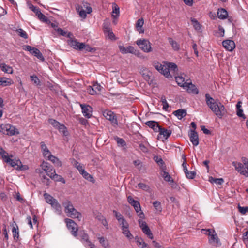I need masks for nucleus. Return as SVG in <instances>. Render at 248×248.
<instances>
[{
	"mask_svg": "<svg viewBox=\"0 0 248 248\" xmlns=\"http://www.w3.org/2000/svg\"><path fill=\"white\" fill-rule=\"evenodd\" d=\"M153 66L166 78H172L170 74L171 72L175 76V80L178 85L184 88V86L187 82L185 81V78L182 76H176L178 69L177 65L173 62L163 61L160 63L157 61L153 62Z\"/></svg>",
	"mask_w": 248,
	"mask_h": 248,
	"instance_id": "1",
	"label": "nucleus"
},
{
	"mask_svg": "<svg viewBox=\"0 0 248 248\" xmlns=\"http://www.w3.org/2000/svg\"><path fill=\"white\" fill-rule=\"evenodd\" d=\"M206 103L211 110L218 118H221L226 113V109L218 100H215L210 95L206 93L205 94Z\"/></svg>",
	"mask_w": 248,
	"mask_h": 248,
	"instance_id": "2",
	"label": "nucleus"
},
{
	"mask_svg": "<svg viewBox=\"0 0 248 248\" xmlns=\"http://www.w3.org/2000/svg\"><path fill=\"white\" fill-rule=\"evenodd\" d=\"M64 208L65 213L67 216L72 218H76L80 221L82 218L81 214L78 212L73 206L71 201L66 200L62 203Z\"/></svg>",
	"mask_w": 248,
	"mask_h": 248,
	"instance_id": "3",
	"label": "nucleus"
},
{
	"mask_svg": "<svg viewBox=\"0 0 248 248\" xmlns=\"http://www.w3.org/2000/svg\"><path fill=\"white\" fill-rule=\"evenodd\" d=\"M0 132L8 136H13L19 134L18 129L10 124H1L0 125Z\"/></svg>",
	"mask_w": 248,
	"mask_h": 248,
	"instance_id": "4",
	"label": "nucleus"
},
{
	"mask_svg": "<svg viewBox=\"0 0 248 248\" xmlns=\"http://www.w3.org/2000/svg\"><path fill=\"white\" fill-rule=\"evenodd\" d=\"M48 122L54 128L58 129L59 132L61 133L63 136L68 135L67 129L63 124H61L53 119H49Z\"/></svg>",
	"mask_w": 248,
	"mask_h": 248,
	"instance_id": "5",
	"label": "nucleus"
},
{
	"mask_svg": "<svg viewBox=\"0 0 248 248\" xmlns=\"http://www.w3.org/2000/svg\"><path fill=\"white\" fill-rule=\"evenodd\" d=\"M128 202L134 208L138 216L141 218L144 217V214L141 211L140 202L135 200L131 196L127 197Z\"/></svg>",
	"mask_w": 248,
	"mask_h": 248,
	"instance_id": "6",
	"label": "nucleus"
},
{
	"mask_svg": "<svg viewBox=\"0 0 248 248\" xmlns=\"http://www.w3.org/2000/svg\"><path fill=\"white\" fill-rule=\"evenodd\" d=\"M137 45L144 52L149 53L152 51L151 44L149 41L145 39H140L136 41Z\"/></svg>",
	"mask_w": 248,
	"mask_h": 248,
	"instance_id": "7",
	"label": "nucleus"
},
{
	"mask_svg": "<svg viewBox=\"0 0 248 248\" xmlns=\"http://www.w3.org/2000/svg\"><path fill=\"white\" fill-rule=\"evenodd\" d=\"M78 239L82 243L85 247H90V248H96L94 244L89 240L88 234L84 231H81L79 232Z\"/></svg>",
	"mask_w": 248,
	"mask_h": 248,
	"instance_id": "8",
	"label": "nucleus"
},
{
	"mask_svg": "<svg viewBox=\"0 0 248 248\" xmlns=\"http://www.w3.org/2000/svg\"><path fill=\"white\" fill-rule=\"evenodd\" d=\"M202 232L209 236V242L210 243L212 244H218V238L214 230L202 229Z\"/></svg>",
	"mask_w": 248,
	"mask_h": 248,
	"instance_id": "9",
	"label": "nucleus"
},
{
	"mask_svg": "<svg viewBox=\"0 0 248 248\" xmlns=\"http://www.w3.org/2000/svg\"><path fill=\"white\" fill-rule=\"evenodd\" d=\"M23 49L25 50L29 51L31 54L36 57L38 59H40L42 61H44V58L42 55V54L37 48L32 47V46L28 45H25L24 46Z\"/></svg>",
	"mask_w": 248,
	"mask_h": 248,
	"instance_id": "10",
	"label": "nucleus"
},
{
	"mask_svg": "<svg viewBox=\"0 0 248 248\" xmlns=\"http://www.w3.org/2000/svg\"><path fill=\"white\" fill-rule=\"evenodd\" d=\"M65 222L66 223L68 229L71 231L72 234L75 236L78 235V226L77 224L72 219L69 218L65 219Z\"/></svg>",
	"mask_w": 248,
	"mask_h": 248,
	"instance_id": "11",
	"label": "nucleus"
},
{
	"mask_svg": "<svg viewBox=\"0 0 248 248\" xmlns=\"http://www.w3.org/2000/svg\"><path fill=\"white\" fill-rule=\"evenodd\" d=\"M3 159L5 162L9 163L12 167H15L17 170L19 165H21L20 160L19 159H12L7 155H3Z\"/></svg>",
	"mask_w": 248,
	"mask_h": 248,
	"instance_id": "12",
	"label": "nucleus"
},
{
	"mask_svg": "<svg viewBox=\"0 0 248 248\" xmlns=\"http://www.w3.org/2000/svg\"><path fill=\"white\" fill-rule=\"evenodd\" d=\"M80 106L82 109L83 116L87 118H91L92 116V108L90 106L84 104H80Z\"/></svg>",
	"mask_w": 248,
	"mask_h": 248,
	"instance_id": "13",
	"label": "nucleus"
},
{
	"mask_svg": "<svg viewBox=\"0 0 248 248\" xmlns=\"http://www.w3.org/2000/svg\"><path fill=\"white\" fill-rule=\"evenodd\" d=\"M103 115L106 119L110 121L112 123L117 124L116 117L112 111L108 110H104L103 112Z\"/></svg>",
	"mask_w": 248,
	"mask_h": 248,
	"instance_id": "14",
	"label": "nucleus"
},
{
	"mask_svg": "<svg viewBox=\"0 0 248 248\" xmlns=\"http://www.w3.org/2000/svg\"><path fill=\"white\" fill-rule=\"evenodd\" d=\"M190 140L194 146H197L199 143V136L197 132L192 129L190 130L189 132Z\"/></svg>",
	"mask_w": 248,
	"mask_h": 248,
	"instance_id": "15",
	"label": "nucleus"
},
{
	"mask_svg": "<svg viewBox=\"0 0 248 248\" xmlns=\"http://www.w3.org/2000/svg\"><path fill=\"white\" fill-rule=\"evenodd\" d=\"M42 169L44 170L47 175L50 177L52 174V172L55 170L53 167L50 165L48 162L43 161L40 165Z\"/></svg>",
	"mask_w": 248,
	"mask_h": 248,
	"instance_id": "16",
	"label": "nucleus"
},
{
	"mask_svg": "<svg viewBox=\"0 0 248 248\" xmlns=\"http://www.w3.org/2000/svg\"><path fill=\"white\" fill-rule=\"evenodd\" d=\"M183 88L186 89L189 93L194 94H197L199 93V91L197 88L191 82H187L186 84L184 86Z\"/></svg>",
	"mask_w": 248,
	"mask_h": 248,
	"instance_id": "17",
	"label": "nucleus"
},
{
	"mask_svg": "<svg viewBox=\"0 0 248 248\" xmlns=\"http://www.w3.org/2000/svg\"><path fill=\"white\" fill-rule=\"evenodd\" d=\"M232 165L235 167V170L242 175H247V171L245 170L244 164L238 162H233Z\"/></svg>",
	"mask_w": 248,
	"mask_h": 248,
	"instance_id": "18",
	"label": "nucleus"
},
{
	"mask_svg": "<svg viewBox=\"0 0 248 248\" xmlns=\"http://www.w3.org/2000/svg\"><path fill=\"white\" fill-rule=\"evenodd\" d=\"M222 45L226 50L229 51H232L235 47L234 42L231 40L223 41L222 42Z\"/></svg>",
	"mask_w": 248,
	"mask_h": 248,
	"instance_id": "19",
	"label": "nucleus"
},
{
	"mask_svg": "<svg viewBox=\"0 0 248 248\" xmlns=\"http://www.w3.org/2000/svg\"><path fill=\"white\" fill-rule=\"evenodd\" d=\"M159 132V136H158V139L161 138V136H163L165 139H167L171 134V130H168L161 127L158 130Z\"/></svg>",
	"mask_w": 248,
	"mask_h": 248,
	"instance_id": "20",
	"label": "nucleus"
},
{
	"mask_svg": "<svg viewBox=\"0 0 248 248\" xmlns=\"http://www.w3.org/2000/svg\"><path fill=\"white\" fill-rule=\"evenodd\" d=\"M119 48L120 52L122 54H127V53H135V49L134 47L131 46H124L123 45H120L119 46Z\"/></svg>",
	"mask_w": 248,
	"mask_h": 248,
	"instance_id": "21",
	"label": "nucleus"
},
{
	"mask_svg": "<svg viewBox=\"0 0 248 248\" xmlns=\"http://www.w3.org/2000/svg\"><path fill=\"white\" fill-rule=\"evenodd\" d=\"M68 44L74 49L79 50L80 44L82 43L78 42L77 39H73L71 37L67 40Z\"/></svg>",
	"mask_w": 248,
	"mask_h": 248,
	"instance_id": "22",
	"label": "nucleus"
},
{
	"mask_svg": "<svg viewBox=\"0 0 248 248\" xmlns=\"http://www.w3.org/2000/svg\"><path fill=\"white\" fill-rule=\"evenodd\" d=\"M41 147L44 157L47 159L49 156L52 155L51 152L44 142H41Z\"/></svg>",
	"mask_w": 248,
	"mask_h": 248,
	"instance_id": "23",
	"label": "nucleus"
},
{
	"mask_svg": "<svg viewBox=\"0 0 248 248\" xmlns=\"http://www.w3.org/2000/svg\"><path fill=\"white\" fill-rule=\"evenodd\" d=\"M51 206L52 208L54 210V212L56 214L60 215L62 213V208L61 204L59 203L58 201L56 200L53 202Z\"/></svg>",
	"mask_w": 248,
	"mask_h": 248,
	"instance_id": "24",
	"label": "nucleus"
},
{
	"mask_svg": "<svg viewBox=\"0 0 248 248\" xmlns=\"http://www.w3.org/2000/svg\"><path fill=\"white\" fill-rule=\"evenodd\" d=\"M47 159L52 162L56 167H61L62 166V162L58 158L53 155L49 156Z\"/></svg>",
	"mask_w": 248,
	"mask_h": 248,
	"instance_id": "25",
	"label": "nucleus"
},
{
	"mask_svg": "<svg viewBox=\"0 0 248 248\" xmlns=\"http://www.w3.org/2000/svg\"><path fill=\"white\" fill-rule=\"evenodd\" d=\"M144 20L142 18L139 19L136 23V27L140 33H143L144 32V30L142 28Z\"/></svg>",
	"mask_w": 248,
	"mask_h": 248,
	"instance_id": "26",
	"label": "nucleus"
},
{
	"mask_svg": "<svg viewBox=\"0 0 248 248\" xmlns=\"http://www.w3.org/2000/svg\"><path fill=\"white\" fill-rule=\"evenodd\" d=\"M135 239L138 246L141 247L142 248H149L148 244L144 241L142 238L137 236L135 237Z\"/></svg>",
	"mask_w": 248,
	"mask_h": 248,
	"instance_id": "27",
	"label": "nucleus"
},
{
	"mask_svg": "<svg viewBox=\"0 0 248 248\" xmlns=\"http://www.w3.org/2000/svg\"><path fill=\"white\" fill-rule=\"evenodd\" d=\"M49 177L55 181L61 182L63 184L65 183V181L63 178H62V176L56 174L55 170L52 172V175H51Z\"/></svg>",
	"mask_w": 248,
	"mask_h": 248,
	"instance_id": "28",
	"label": "nucleus"
},
{
	"mask_svg": "<svg viewBox=\"0 0 248 248\" xmlns=\"http://www.w3.org/2000/svg\"><path fill=\"white\" fill-rule=\"evenodd\" d=\"M190 20L192 22L193 26L195 30L199 32L202 31V25L194 18H191Z\"/></svg>",
	"mask_w": 248,
	"mask_h": 248,
	"instance_id": "29",
	"label": "nucleus"
},
{
	"mask_svg": "<svg viewBox=\"0 0 248 248\" xmlns=\"http://www.w3.org/2000/svg\"><path fill=\"white\" fill-rule=\"evenodd\" d=\"M218 17L220 19H225L228 16L227 11L223 8L219 9L217 12Z\"/></svg>",
	"mask_w": 248,
	"mask_h": 248,
	"instance_id": "30",
	"label": "nucleus"
},
{
	"mask_svg": "<svg viewBox=\"0 0 248 248\" xmlns=\"http://www.w3.org/2000/svg\"><path fill=\"white\" fill-rule=\"evenodd\" d=\"M13 83L12 79L5 77L0 78V86H6Z\"/></svg>",
	"mask_w": 248,
	"mask_h": 248,
	"instance_id": "31",
	"label": "nucleus"
},
{
	"mask_svg": "<svg viewBox=\"0 0 248 248\" xmlns=\"http://www.w3.org/2000/svg\"><path fill=\"white\" fill-rule=\"evenodd\" d=\"M104 32L107 33L108 37L112 40H116L115 36L113 33L112 31L108 27L104 26Z\"/></svg>",
	"mask_w": 248,
	"mask_h": 248,
	"instance_id": "32",
	"label": "nucleus"
},
{
	"mask_svg": "<svg viewBox=\"0 0 248 248\" xmlns=\"http://www.w3.org/2000/svg\"><path fill=\"white\" fill-rule=\"evenodd\" d=\"M140 73L146 80L150 79V72L149 70L144 67H142L140 70Z\"/></svg>",
	"mask_w": 248,
	"mask_h": 248,
	"instance_id": "33",
	"label": "nucleus"
},
{
	"mask_svg": "<svg viewBox=\"0 0 248 248\" xmlns=\"http://www.w3.org/2000/svg\"><path fill=\"white\" fill-rule=\"evenodd\" d=\"M173 113L178 119L181 120L186 115V111L184 109H178L174 111Z\"/></svg>",
	"mask_w": 248,
	"mask_h": 248,
	"instance_id": "34",
	"label": "nucleus"
},
{
	"mask_svg": "<svg viewBox=\"0 0 248 248\" xmlns=\"http://www.w3.org/2000/svg\"><path fill=\"white\" fill-rule=\"evenodd\" d=\"M0 68L1 70L5 73L8 74L13 73V70L12 67L6 65L5 63H0Z\"/></svg>",
	"mask_w": 248,
	"mask_h": 248,
	"instance_id": "35",
	"label": "nucleus"
},
{
	"mask_svg": "<svg viewBox=\"0 0 248 248\" xmlns=\"http://www.w3.org/2000/svg\"><path fill=\"white\" fill-rule=\"evenodd\" d=\"M145 124L148 126L153 129L154 131H157L160 126L158 125V123L155 121H149L146 122Z\"/></svg>",
	"mask_w": 248,
	"mask_h": 248,
	"instance_id": "36",
	"label": "nucleus"
},
{
	"mask_svg": "<svg viewBox=\"0 0 248 248\" xmlns=\"http://www.w3.org/2000/svg\"><path fill=\"white\" fill-rule=\"evenodd\" d=\"M168 41L169 43L171 45L174 50L178 51L180 49V46L176 41L174 40L171 38H169Z\"/></svg>",
	"mask_w": 248,
	"mask_h": 248,
	"instance_id": "37",
	"label": "nucleus"
},
{
	"mask_svg": "<svg viewBox=\"0 0 248 248\" xmlns=\"http://www.w3.org/2000/svg\"><path fill=\"white\" fill-rule=\"evenodd\" d=\"M122 233L129 240L132 239L134 237L129 230V227L122 230Z\"/></svg>",
	"mask_w": 248,
	"mask_h": 248,
	"instance_id": "38",
	"label": "nucleus"
},
{
	"mask_svg": "<svg viewBox=\"0 0 248 248\" xmlns=\"http://www.w3.org/2000/svg\"><path fill=\"white\" fill-rule=\"evenodd\" d=\"M98 240L100 243L104 247V248H109V245L107 240H106L104 237L100 236V234L98 235Z\"/></svg>",
	"mask_w": 248,
	"mask_h": 248,
	"instance_id": "39",
	"label": "nucleus"
},
{
	"mask_svg": "<svg viewBox=\"0 0 248 248\" xmlns=\"http://www.w3.org/2000/svg\"><path fill=\"white\" fill-rule=\"evenodd\" d=\"M81 175H82V176L88 181L93 183H94L95 182V180L93 178V177L89 173H88L85 170L83 172H82Z\"/></svg>",
	"mask_w": 248,
	"mask_h": 248,
	"instance_id": "40",
	"label": "nucleus"
},
{
	"mask_svg": "<svg viewBox=\"0 0 248 248\" xmlns=\"http://www.w3.org/2000/svg\"><path fill=\"white\" fill-rule=\"evenodd\" d=\"M44 197L46 202L50 205L56 200L51 195L47 193H44Z\"/></svg>",
	"mask_w": 248,
	"mask_h": 248,
	"instance_id": "41",
	"label": "nucleus"
},
{
	"mask_svg": "<svg viewBox=\"0 0 248 248\" xmlns=\"http://www.w3.org/2000/svg\"><path fill=\"white\" fill-rule=\"evenodd\" d=\"M55 31H56L58 33L63 36H67L68 37L70 38L71 36L72 35L71 32L67 33L66 31H64V30L60 28L55 29Z\"/></svg>",
	"mask_w": 248,
	"mask_h": 248,
	"instance_id": "42",
	"label": "nucleus"
},
{
	"mask_svg": "<svg viewBox=\"0 0 248 248\" xmlns=\"http://www.w3.org/2000/svg\"><path fill=\"white\" fill-rule=\"evenodd\" d=\"M83 49H84L86 52H92L94 49L92 48L89 45L82 43V44H80L79 50H82Z\"/></svg>",
	"mask_w": 248,
	"mask_h": 248,
	"instance_id": "43",
	"label": "nucleus"
},
{
	"mask_svg": "<svg viewBox=\"0 0 248 248\" xmlns=\"http://www.w3.org/2000/svg\"><path fill=\"white\" fill-rule=\"evenodd\" d=\"M30 78L34 85L36 86L40 85V80L36 75H32L30 76Z\"/></svg>",
	"mask_w": 248,
	"mask_h": 248,
	"instance_id": "44",
	"label": "nucleus"
},
{
	"mask_svg": "<svg viewBox=\"0 0 248 248\" xmlns=\"http://www.w3.org/2000/svg\"><path fill=\"white\" fill-rule=\"evenodd\" d=\"M153 206L157 212L160 213L162 211L161 203L158 201H155L153 202Z\"/></svg>",
	"mask_w": 248,
	"mask_h": 248,
	"instance_id": "45",
	"label": "nucleus"
},
{
	"mask_svg": "<svg viewBox=\"0 0 248 248\" xmlns=\"http://www.w3.org/2000/svg\"><path fill=\"white\" fill-rule=\"evenodd\" d=\"M12 231L14 239H17L19 237V231L18 227L17 226L16 227H13Z\"/></svg>",
	"mask_w": 248,
	"mask_h": 248,
	"instance_id": "46",
	"label": "nucleus"
},
{
	"mask_svg": "<svg viewBox=\"0 0 248 248\" xmlns=\"http://www.w3.org/2000/svg\"><path fill=\"white\" fill-rule=\"evenodd\" d=\"M118 223L121 226V230L129 227V224L124 218L119 221Z\"/></svg>",
	"mask_w": 248,
	"mask_h": 248,
	"instance_id": "47",
	"label": "nucleus"
},
{
	"mask_svg": "<svg viewBox=\"0 0 248 248\" xmlns=\"http://www.w3.org/2000/svg\"><path fill=\"white\" fill-rule=\"evenodd\" d=\"M142 231L143 232V233H145L146 235H147L150 239H153L154 237H153V233H152L149 227L142 230Z\"/></svg>",
	"mask_w": 248,
	"mask_h": 248,
	"instance_id": "48",
	"label": "nucleus"
},
{
	"mask_svg": "<svg viewBox=\"0 0 248 248\" xmlns=\"http://www.w3.org/2000/svg\"><path fill=\"white\" fill-rule=\"evenodd\" d=\"M16 32L18 33V35L24 39L28 38V35L26 32L22 29H18L16 30Z\"/></svg>",
	"mask_w": 248,
	"mask_h": 248,
	"instance_id": "49",
	"label": "nucleus"
},
{
	"mask_svg": "<svg viewBox=\"0 0 248 248\" xmlns=\"http://www.w3.org/2000/svg\"><path fill=\"white\" fill-rule=\"evenodd\" d=\"M162 175L166 181L170 182V181H172V177L168 172L163 171Z\"/></svg>",
	"mask_w": 248,
	"mask_h": 248,
	"instance_id": "50",
	"label": "nucleus"
},
{
	"mask_svg": "<svg viewBox=\"0 0 248 248\" xmlns=\"http://www.w3.org/2000/svg\"><path fill=\"white\" fill-rule=\"evenodd\" d=\"M113 213L118 220V221H120L121 219H123L124 218V216L119 212L116 211V210H113Z\"/></svg>",
	"mask_w": 248,
	"mask_h": 248,
	"instance_id": "51",
	"label": "nucleus"
},
{
	"mask_svg": "<svg viewBox=\"0 0 248 248\" xmlns=\"http://www.w3.org/2000/svg\"><path fill=\"white\" fill-rule=\"evenodd\" d=\"M185 174L187 178L193 179L196 176V172L194 171H188V170Z\"/></svg>",
	"mask_w": 248,
	"mask_h": 248,
	"instance_id": "52",
	"label": "nucleus"
},
{
	"mask_svg": "<svg viewBox=\"0 0 248 248\" xmlns=\"http://www.w3.org/2000/svg\"><path fill=\"white\" fill-rule=\"evenodd\" d=\"M115 139L119 146L123 147L126 145L124 140L123 139L117 137Z\"/></svg>",
	"mask_w": 248,
	"mask_h": 248,
	"instance_id": "53",
	"label": "nucleus"
},
{
	"mask_svg": "<svg viewBox=\"0 0 248 248\" xmlns=\"http://www.w3.org/2000/svg\"><path fill=\"white\" fill-rule=\"evenodd\" d=\"M242 161L245 165V170L247 171V175H245V176H248V159L243 157L242 158Z\"/></svg>",
	"mask_w": 248,
	"mask_h": 248,
	"instance_id": "54",
	"label": "nucleus"
},
{
	"mask_svg": "<svg viewBox=\"0 0 248 248\" xmlns=\"http://www.w3.org/2000/svg\"><path fill=\"white\" fill-rule=\"evenodd\" d=\"M113 14H116V16H118L119 15V7L116 3H113Z\"/></svg>",
	"mask_w": 248,
	"mask_h": 248,
	"instance_id": "55",
	"label": "nucleus"
},
{
	"mask_svg": "<svg viewBox=\"0 0 248 248\" xmlns=\"http://www.w3.org/2000/svg\"><path fill=\"white\" fill-rule=\"evenodd\" d=\"M238 210H239V212L240 213H241L242 214L244 215L246 213H248V206L242 207V206H240V205H238Z\"/></svg>",
	"mask_w": 248,
	"mask_h": 248,
	"instance_id": "56",
	"label": "nucleus"
},
{
	"mask_svg": "<svg viewBox=\"0 0 248 248\" xmlns=\"http://www.w3.org/2000/svg\"><path fill=\"white\" fill-rule=\"evenodd\" d=\"M211 182L218 185H221L223 182V179L222 178H213L212 177Z\"/></svg>",
	"mask_w": 248,
	"mask_h": 248,
	"instance_id": "57",
	"label": "nucleus"
},
{
	"mask_svg": "<svg viewBox=\"0 0 248 248\" xmlns=\"http://www.w3.org/2000/svg\"><path fill=\"white\" fill-rule=\"evenodd\" d=\"M139 188L142 189L145 191H148L149 190V186L145 184L140 183L138 184Z\"/></svg>",
	"mask_w": 248,
	"mask_h": 248,
	"instance_id": "58",
	"label": "nucleus"
},
{
	"mask_svg": "<svg viewBox=\"0 0 248 248\" xmlns=\"http://www.w3.org/2000/svg\"><path fill=\"white\" fill-rule=\"evenodd\" d=\"M87 92L91 95H94L97 94V92L96 90H94L93 87L89 86L87 89Z\"/></svg>",
	"mask_w": 248,
	"mask_h": 248,
	"instance_id": "59",
	"label": "nucleus"
},
{
	"mask_svg": "<svg viewBox=\"0 0 248 248\" xmlns=\"http://www.w3.org/2000/svg\"><path fill=\"white\" fill-rule=\"evenodd\" d=\"M139 224L142 230L148 227L146 222L142 220H139Z\"/></svg>",
	"mask_w": 248,
	"mask_h": 248,
	"instance_id": "60",
	"label": "nucleus"
},
{
	"mask_svg": "<svg viewBox=\"0 0 248 248\" xmlns=\"http://www.w3.org/2000/svg\"><path fill=\"white\" fill-rule=\"evenodd\" d=\"M30 9L33 12H34L36 15H37L38 13L40 11V10L39 9V8H38L37 7H36L32 4H31L30 7H29Z\"/></svg>",
	"mask_w": 248,
	"mask_h": 248,
	"instance_id": "61",
	"label": "nucleus"
},
{
	"mask_svg": "<svg viewBox=\"0 0 248 248\" xmlns=\"http://www.w3.org/2000/svg\"><path fill=\"white\" fill-rule=\"evenodd\" d=\"M236 114L238 117H242L244 119H246V116L243 113V110L242 108L237 109Z\"/></svg>",
	"mask_w": 248,
	"mask_h": 248,
	"instance_id": "62",
	"label": "nucleus"
},
{
	"mask_svg": "<svg viewBox=\"0 0 248 248\" xmlns=\"http://www.w3.org/2000/svg\"><path fill=\"white\" fill-rule=\"evenodd\" d=\"M38 17V18L43 21H46V18L45 16L43 14L41 11L38 13V14L36 15Z\"/></svg>",
	"mask_w": 248,
	"mask_h": 248,
	"instance_id": "63",
	"label": "nucleus"
},
{
	"mask_svg": "<svg viewBox=\"0 0 248 248\" xmlns=\"http://www.w3.org/2000/svg\"><path fill=\"white\" fill-rule=\"evenodd\" d=\"M92 87L94 90H96V92L97 91L98 92H101L102 89V87L97 83L94 84Z\"/></svg>",
	"mask_w": 248,
	"mask_h": 248,
	"instance_id": "64",
	"label": "nucleus"
}]
</instances>
